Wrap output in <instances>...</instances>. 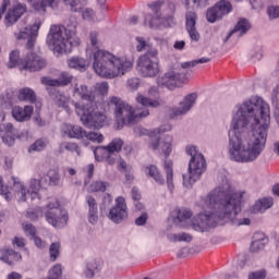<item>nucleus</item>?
I'll return each instance as SVG.
<instances>
[{
	"label": "nucleus",
	"instance_id": "f257e3e1",
	"mask_svg": "<svg viewBox=\"0 0 279 279\" xmlns=\"http://www.w3.org/2000/svg\"><path fill=\"white\" fill-rule=\"evenodd\" d=\"M271 118L269 105L260 97H252L236 106L229 131L228 154L233 162H256L267 145Z\"/></svg>",
	"mask_w": 279,
	"mask_h": 279
},
{
	"label": "nucleus",
	"instance_id": "f03ea898",
	"mask_svg": "<svg viewBox=\"0 0 279 279\" xmlns=\"http://www.w3.org/2000/svg\"><path fill=\"white\" fill-rule=\"evenodd\" d=\"M245 192H239L226 183L201 198L198 206L203 213L191 220L193 213L190 209H179L177 221L181 228H189V223L196 232H207L210 228L223 226L231 221L233 226H250V218H238Z\"/></svg>",
	"mask_w": 279,
	"mask_h": 279
},
{
	"label": "nucleus",
	"instance_id": "7ed1b4c3",
	"mask_svg": "<svg viewBox=\"0 0 279 279\" xmlns=\"http://www.w3.org/2000/svg\"><path fill=\"white\" fill-rule=\"evenodd\" d=\"M97 32L90 33V47L86 53H90L93 60V70L96 75L105 80H116L123 77L134 69V59L128 57H117L110 51L99 48Z\"/></svg>",
	"mask_w": 279,
	"mask_h": 279
},
{
	"label": "nucleus",
	"instance_id": "20e7f679",
	"mask_svg": "<svg viewBox=\"0 0 279 279\" xmlns=\"http://www.w3.org/2000/svg\"><path fill=\"white\" fill-rule=\"evenodd\" d=\"M135 101L143 106L142 109H134L130 104L123 101L121 98L117 96H112L109 98L108 106L114 107L116 120L120 128L123 125H134L141 119H145V117H149V109L147 108H158L162 104V100L159 98L151 99L145 97L143 94H137Z\"/></svg>",
	"mask_w": 279,
	"mask_h": 279
},
{
	"label": "nucleus",
	"instance_id": "39448f33",
	"mask_svg": "<svg viewBox=\"0 0 279 279\" xmlns=\"http://www.w3.org/2000/svg\"><path fill=\"white\" fill-rule=\"evenodd\" d=\"M73 94L74 97L81 99L74 106L75 112L80 117L83 125L85 128H104L108 117L97 109L93 90L88 89V86L84 84H76Z\"/></svg>",
	"mask_w": 279,
	"mask_h": 279
},
{
	"label": "nucleus",
	"instance_id": "423d86ee",
	"mask_svg": "<svg viewBox=\"0 0 279 279\" xmlns=\"http://www.w3.org/2000/svg\"><path fill=\"white\" fill-rule=\"evenodd\" d=\"M47 44L56 53H71L73 47L80 45V38L73 37V33L62 25H51Z\"/></svg>",
	"mask_w": 279,
	"mask_h": 279
},
{
	"label": "nucleus",
	"instance_id": "0eeeda50",
	"mask_svg": "<svg viewBox=\"0 0 279 279\" xmlns=\"http://www.w3.org/2000/svg\"><path fill=\"white\" fill-rule=\"evenodd\" d=\"M185 151L191 159L187 173L183 174V186L191 189L195 182L202 180V174L206 171V159L202 153L197 151L196 146H187Z\"/></svg>",
	"mask_w": 279,
	"mask_h": 279
},
{
	"label": "nucleus",
	"instance_id": "6e6552de",
	"mask_svg": "<svg viewBox=\"0 0 279 279\" xmlns=\"http://www.w3.org/2000/svg\"><path fill=\"white\" fill-rule=\"evenodd\" d=\"M7 66L8 69L17 68L20 71L36 73V71H43V69L47 66V60L34 52H28L24 59H21V52L19 50H13L9 54Z\"/></svg>",
	"mask_w": 279,
	"mask_h": 279
},
{
	"label": "nucleus",
	"instance_id": "1a4fd4ad",
	"mask_svg": "<svg viewBox=\"0 0 279 279\" xmlns=\"http://www.w3.org/2000/svg\"><path fill=\"white\" fill-rule=\"evenodd\" d=\"M148 8L151 10V14H146L145 16V25H148L150 29H160V27H173L175 25V21L173 20V15H166L162 13L165 10V1L157 0L148 4Z\"/></svg>",
	"mask_w": 279,
	"mask_h": 279
},
{
	"label": "nucleus",
	"instance_id": "9d476101",
	"mask_svg": "<svg viewBox=\"0 0 279 279\" xmlns=\"http://www.w3.org/2000/svg\"><path fill=\"white\" fill-rule=\"evenodd\" d=\"M136 70L142 77H156L160 73L158 63V50L149 48L145 54L137 59Z\"/></svg>",
	"mask_w": 279,
	"mask_h": 279
},
{
	"label": "nucleus",
	"instance_id": "9b49d317",
	"mask_svg": "<svg viewBox=\"0 0 279 279\" xmlns=\"http://www.w3.org/2000/svg\"><path fill=\"white\" fill-rule=\"evenodd\" d=\"M13 182V195L17 202H27V196H31V199H40V180L32 179L29 182V187H25V183L21 182V179L12 177Z\"/></svg>",
	"mask_w": 279,
	"mask_h": 279
},
{
	"label": "nucleus",
	"instance_id": "f8f14e48",
	"mask_svg": "<svg viewBox=\"0 0 279 279\" xmlns=\"http://www.w3.org/2000/svg\"><path fill=\"white\" fill-rule=\"evenodd\" d=\"M46 220L53 228H64L65 223L69 221V215L62 210L60 203L54 199L47 205Z\"/></svg>",
	"mask_w": 279,
	"mask_h": 279
},
{
	"label": "nucleus",
	"instance_id": "ddd939ff",
	"mask_svg": "<svg viewBox=\"0 0 279 279\" xmlns=\"http://www.w3.org/2000/svg\"><path fill=\"white\" fill-rule=\"evenodd\" d=\"M187 80H189V76H186L184 72L182 73L168 72L157 78V84L162 88H168V90H173V88H178L182 86V84H185Z\"/></svg>",
	"mask_w": 279,
	"mask_h": 279
},
{
	"label": "nucleus",
	"instance_id": "4468645a",
	"mask_svg": "<svg viewBox=\"0 0 279 279\" xmlns=\"http://www.w3.org/2000/svg\"><path fill=\"white\" fill-rule=\"evenodd\" d=\"M43 25L40 19H36L33 25L26 26L24 29L14 33V36L17 40H27L26 47L32 49L36 45V37L38 36V31Z\"/></svg>",
	"mask_w": 279,
	"mask_h": 279
},
{
	"label": "nucleus",
	"instance_id": "2eb2a0df",
	"mask_svg": "<svg viewBox=\"0 0 279 279\" xmlns=\"http://www.w3.org/2000/svg\"><path fill=\"white\" fill-rule=\"evenodd\" d=\"M232 12V3L228 0H220L215 7L207 10L206 17L208 23H216L222 16H228Z\"/></svg>",
	"mask_w": 279,
	"mask_h": 279
},
{
	"label": "nucleus",
	"instance_id": "dca6fc26",
	"mask_svg": "<svg viewBox=\"0 0 279 279\" xmlns=\"http://www.w3.org/2000/svg\"><path fill=\"white\" fill-rule=\"evenodd\" d=\"M108 218L113 221V223H121L128 218V203L123 196H118L116 198V205L110 209Z\"/></svg>",
	"mask_w": 279,
	"mask_h": 279
},
{
	"label": "nucleus",
	"instance_id": "f3484780",
	"mask_svg": "<svg viewBox=\"0 0 279 279\" xmlns=\"http://www.w3.org/2000/svg\"><path fill=\"white\" fill-rule=\"evenodd\" d=\"M25 12H27V5L19 1H14L4 16V24L7 25V27H10L14 25V23H17L19 19H21V16L25 14Z\"/></svg>",
	"mask_w": 279,
	"mask_h": 279
},
{
	"label": "nucleus",
	"instance_id": "a211bd4d",
	"mask_svg": "<svg viewBox=\"0 0 279 279\" xmlns=\"http://www.w3.org/2000/svg\"><path fill=\"white\" fill-rule=\"evenodd\" d=\"M61 134L68 138L84 141V136H86V130H83V128L80 125L65 123L61 125Z\"/></svg>",
	"mask_w": 279,
	"mask_h": 279
},
{
	"label": "nucleus",
	"instance_id": "6ab92c4d",
	"mask_svg": "<svg viewBox=\"0 0 279 279\" xmlns=\"http://www.w3.org/2000/svg\"><path fill=\"white\" fill-rule=\"evenodd\" d=\"M197 101V94H189L185 96L184 100L179 104V107L172 109L173 117H180L186 114L191 108L195 106Z\"/></svg>",
	"mask_w": 279,
	"mask_h": 279
},
{
	"label": "nucleus",
	"instance_id": "aec40b11",
	"mask_svg": "<svg viewBox=\"0 0 279 279\" xmlns=\"http://www.w3.org/2000/svg\"><path fill=\"white\" fill-rule=\"evenodd\" d=\"M171 143H173V137L171 135H167L163 140H155L151 142L150 147L154 151H161L162 155L166 156V158H169L172 148Z\"/></svg>",
	"mask_w": 279,
	"mask_h": 279
},
{
	"label": "nucleus",
	"instance_id": "412c9836",
	"mask_svg": "<svg viewBox=\"0 0 279 279\" xmlns=\"http://www.w3.org/2000/svg\"><path fill=\"white\" fill-rule=\"evenodd\" d=\"M186 32L193 43H199V32H197V28L195 25L197 24V14L195 12H187L186 13Z\"/></svg>",
	"mask_w": 279,
	"mask_h": 279
},
{
	"label": "nucleus",
	"instance_id": "4be33fe9",
	"mask_svg": "<svg viewBox=\"0 0 279 279\" xmlns=\"http://www.w3.org/2000/svg\"><path fill=\"white\" fill-rule=\"evenodd\" d=\"M73 82V75L68 72H62L59 78H51L49 76L41 77V84L45 86H69Z\"/></svg>",
	"mask_w": 279,
	"mask_h": 279
},
{
	"label": "nucleus",
	"instance_id": "5701e85b",
	"mask_svg": "<svg viewBox=\"0 0 279 279\" xmlns=\"http://www.w3.org/2000/svg\"><path fill=\"white\" fill-rule=\"evenodd\" d=\"M32 114H34V107L26 105L24 107L15 106L12 109V117L15 121L20 123H25V121H29L32 119Z\"/></svg>",
	"mask_w": 279,
	"mask_h": 279
},
{
	"label": "nucleus",
	"instance_id": "b1692460",
	"mask_svg": "<svg viewBox=\"0 0 279 279\" xmlns=\"http://www.w3.org/2000/svg\"><path fill=\"white\" fill-rule=\"evenodd\" d=\"M86 203L88 205L87 219L92 226H97L99 221V209L97 207V201L93 196H86Z\"/></svg>",
	"mask_w": 279,
	"mask_h": 279
},
{
	"label": "nucleus",
	"instance_id": "393cba45",
	"mask_svg": "<svg viewBox=\"0 0 279 279\" xmlns=\"http://www.w3.org/2000/svg\"><path fill=\"white\" fill-rule=\"evenodd\" d=\"M4 134L2 135V141L5 145L9 147H12L14 145L16 138H21V135H19V131L14 129V125L12 123H7L4 126Z\"/></svg>",
	"mask_w": 279,
	"mask_h": 279
},
{
	"label": "nucleus",
	"instance_id": "a878e982",
	"mask_svg": "<svg viewBox=\"0 0 279 279\" xmlns=\"http://www.w3.org/2000/svg\"><path fill=\"white\" fill-rule=\"evenodd\" d=\"M251 28L252 24H250V21H247L246 19H240L234 29L229 33L228 38L232 36L241 37L244 34H247Z\"/></svg>",
	"mask_w": 279,
	"mask_h": 279
},
{
	"label": "nucleus",
	"instance_id": "bb28decb",
	"mask_svg": "<svg viewBox=\"0 0 279 279\" xmlns=\"http://www.w3.org/2000/svg\"><path fill=\"white\" fill-rule=\"evenodd\" d=\"M1 254L0 259L7 263V265H14L23 258L21 254L16 253L14 250L4 248L1 251Z\"/></svg>",
	"mask_w": 279,
	"mask_h": 279
},
{
	"label": "nucleus",
	"instance_id": "cd10ccee",
	"mask_svg": "<svg viewBox=\"0 0 279 279\" xmlns=\"http://www.w3.org/2000/svg\"><path fill=\"white\" fill-rule=\"evenodd\" d=\"M274 206V198L271 197H263L259 198L252 207V213H265V210H269Z\"/></svg>",
	"mask_w": 279,
	"mask_h": 279
},
{
	"label": "nucleus",
	"instance_id": "c85d7f7f",
	"mask_svg": "<svg viewBox=\"0 0 279 279\" xmlns=\"http://www.w3.org/2000/svg\"><path fill=\"white\" fill-rule=\"evenodd\" d=\"M28 2H32V8L39 12L40 14H45L47 12V8H53V3H56V0H27Z\"/></svg>",
	"mask_w": 279,
	"mask_h": 279
},
{
	"label": "nucleus",
	"instance_id": "c756f323",
	"mask_svg": "<svg viewBox=\"0 0 279 279\" xmlns=\"http://www.w3.org/2000/svg\"><path fill=\"white\" fill-rule=\"evenodd\" d=\"M17 99L20 101H28L29 104H34V101H36V93L29 87L21 88L17 93Z\"/></svg>",
	"mask_w": 279,
	"mask_h": 279
},
{
	"label": "nucleus",
	"instance_id": "7c9ffc66",
	"mask_svg": "<svg viewBox=\"0 0 279 279\" xmlns=\"http://www.w3.org/2000/svg\"><path fill=\"white\" fill-rule=\"evenodd\" d=\"M54 104L58 106V108H63L68 114H71V108L69 107V104H71V97L57 93L54 97Z\"/></svg>",
	"mask_w": 279,
	"mask_h": 279
},
{
	"label": "nucleus",
	"instance_id": "2f4dec72",
	"mask_svg": "<svg viewBox=\"0 0 279 279\" xmlns=\"http://www.w3.org/2000/svg\"><path fill=\"white\" fill-rule=\"evenodd\" d=\"M144 171L146 175H149L150 178H153V180H155L157 184H165V178H162V174H160L158 167L154 165L147 166Z\"/></svg>",
	"mask_w": 279,
	"mask_h": 279
},
{
	"label": "nucleus",
	"instance_id": "473e14b6",
	"mask_svg": "<svg viewBox=\"0 0 279 279\" xmlns=\"http://www.w3.org/2000/svg\"><path fill=\"white\" fill-rule=\"evenodd\" d=\"M68 66L70 69H76L77 71H84L88 66V61L84 58L73 57L68 60Z\"/></svg>",
	"mask_w": 279,
	"mask_h": 279
},
{
	"label": "nucleus",
	"instance_id": "72a5a7b5",
	"mask_svg": "<svg viewBox=\"0 0 279 279\" xmlns=\"http://www.w3.org/2000/svg\"><path fill=\"white\" fill-rule=\"evenodd\" d=\"M163 169L167 175V185L169 191H173V161L166 160L163 163Z\"/></svg>",
	"mask_w": 279,
	"mask_h": 279
},
{
	"label": "nucleus",
	"instance_id": "f704fd0d",
	"mask_svg": "<svg viewBox=\"0 0 279 279\" xmlns=\"http://www.w3.org/2000/svg\"><path fill=\"white\" fill-rule=\"evenodd\" d=\"M168 240L171 241V243H178V242H185L191 243L193 241V236L189 233H171L168 234Z\"/></svg>",
	"mask_w": 279,
	"mask_h": 279
},
{
	"label": "nucleus",
	"instance_id": "c9c22d12",
	"mask_svg": "<svg viewBox=\"0 0 279 279\" xmlns=\"http://www.w3.org/2000/svg\"><path fill=\"white\" fill-rule=\"evenodd\" d=\"M94 156L97 162H104L111 154L107 146H98L94 149Z\"/></svg>",
	"mask_w": 279,
	"mask_h": 279
},
{
	"label": "nucleus",
	"instance_id": "e433bc0d",
	"mask_svg": "<svg viewBox=\"0 0 279 279\" xmlns=\"http://www.w3.org/2000/svg\"><path fill=\"white\" fill-rule=\"evenodd\" d=\"M110 184L105 181H94L89 187L88 191L89 193H106V189H108Z\"/></svg>",
	"mask_w": 279,
	"mask_h": 279
},
{
	"label": "nucleus",
	"instance_id": "4c0bfd02",
	"mask_svg": "<svg viewBox=\"0 0 279 279\" xmlns=\"http://www.w3.org/2000/svg\"><path fill=\"white\" fill-rule=\"evenodd\" d=\"M109 154H117L119 153L123 147V140L121 138H113L109 145L106 146Z\"/></svg>",
	"mask_w": 279,
	"mask_h": 279
},
{
	"label": "nucleus",
	"instance_id": "58836bf2",
	"mask_svg": "<svg viewBox=\"0 0 279 279\" xmlns=\"http://www.w3.org/2000/svg\"><path fill=\"white\" fill-rule=\"evenodd\" d=\"M262 235V238L259 240H256V236ZM254 241L251 244V252H258V250H263V247H265V243H267V240L265 238H263V234L260 233H256L254 235Z\"/></svg>",
	"mask_w": 279,
	"mask_h": 279
},
{
	"label": "nucleus",
	"instance_id": "ea45409f",
	"mask_svg": "<svg viewBox=\"0 0 279 279\" xmlns=\"http://www.w3.org/2000/svg\"><path fill=\"white\" fill-rule=\"evenodd\" d=\"M209 60H210V58L203 57L201 59H196L193 61L183 62V63H181V66H182V69H191L193 66H197V64H206Z\"/></svg>",
	"mask_w": 279,
	"mask_h": 279
},
{
	"label": "nucleus",
	"instance_id": "a19ab883",
	"mask_svg": "<svg viewBox=\"0 0 279 279\" xmlns=\"http://www.w3.org/2000/svg\"><path fill=\"white\" fill-rule=\"evenodd\" d=\"M84 138H86L87 141H92V143H104V135L97 132L87 133L85 131Z\"/></svg>",
	"mask_w": 279,
	"mask_h": 279
},
{
	"label": "nucleus",
	"instance_id": "79ce46f5",
	"mask_svg": "<svg viewBox=\"0 0 279 279\" xmlns=\"http://www.w3.org/2000/svg\"><path fill=\"white\" fill-rule=\"evenodd\" d=\"M70 7L72 12H82L86 8V0H71Z\"/></svg>",
	"mask_w": 279,
	"mask_h": 279
},
{
	"label": "nucleus",
	"instance_id": "37998d69",
	"mask_svg": "<svg viewBox=\"0 0 279 279\" xmlns=\"http://www.w3.org/2000/svg\"><path fill=\"white\" fill-rule=\"evenodd\" d=\"M0 195L4 196V199L7 202H10V199H12V192L10 191V187L3 184L2 177H0Z\"/></svg>",
	"mask_w": 279,
	"mask_h": 279
},
{
	"label": "nucleus",
	"instance_id": "c03bdc74",
	"mask_svg": "<svg viewBox=\"0 0 279 279\" xmlns=\"http://www.w3.org/2000/svg\"><path fill=\"white\" fill-rule=\"evenodd\" d=\"M48 175H49L50 184L52 186H60V184H62V181L60 179V173H58V171L50 170L48 172Z\"/></svg>",
	"mask_w": 279,
	"mask_h": 279
},
{
	"label": "nucleus",
	"instance_id": "a18cd8bd",
	"mask_svg": "<svg viewBox=\"0 0 279 279\" xmlns=\"http://www.w3.org/2000/svg\"><path fill=\"white\" fill-rule=\"evenodd\" d=\"M171 130H173L171 124H163L159 129L151 131L150 137L154 138V136H159V134H165V132H171Z\"/></svg>",
	"mask_w": 279,
	"mask_h": 279
},
{
	"label": "nucleus",
	"instance_id": "49530a36",
	"mask_svg": "<svg viewBox=\"0 0 279 279\" xmlns=\"http://www.w3.org/2000/svg\"><path fill=\"white\" fill-rule=\"evenodd\" d=\"M62 147H64L66 149V151H71L72 154H73V151H75V154H77V156H82V150L80 149V146H77V144H75L73 142L63 143Z\"/></svg>",
	"mask_w": 279,
	"mask_h": 279
},
{
	"label": "nucleus",
	"instance_id": "de8ad7c7",
	"mask_svg": "<svg viewBox=\"0 0 279 279\" xmlns=\"http://www.w3.org/2000/svg\"><path fill=\"white\" fill-rule=\"evenodd\" d=\"M50 260L54 262L60 256V243H52L49 248Z\"/></svg>",
	"mask_w": 279,
	"mask_h": 279
},
{
	"label": "nucleus",
	"instance_id": "09e8293b",
	"mask_svg": "<svg viewBox=\"0 0 279 279\" xmlns=\"http://www.w3.org/2000/svg\"><path fill=\"white\" fill-rule=\"evenodd\" d=\"M47 147V142L44 140H37L33 145H31L28 151H43Z\"/></svg>",
	"mask_w": 279,
	"mask_h": 279
},
{
	"label": "nucleus",
	"instance_id": "8fccbe9b",
	"mask_svg": "<svg viewBox=\"0 0 279 279\" xmlns=\"http://www.w3.org/2000/svg\"><path fill=\"white\" fill-rule=\"evenodd\" d=\"M126 86L132 92L138 90V86H141V80L138 77L129 78Z\"/></svg>",
	"mask_w": 279,
	"mask_h": 279
},
{
	"label": "nucleus",
	"instance_id": "3c124183",
	"mask_svg": "<svg viewBox=\"0 0 279 279\" xmlns=\"http://www.w3.org/2000/svg\"><path fill=\"white\" fill-rule=\"evenodd\" d=\"M136 50L137 51H145V49H149V45L147 44V41H145L144 37H136Z\"/></svg>",
	"mask_w": 279,
	"mask_h": 279
},
{
	"label": "nucleus",
	"instance_id": "603ef678",
	"mask_svg": "<svg viewBox=\"0 0 279 279\" xmlns=\"http://www.w3.org/2000/svg\"><path fill=\"white\" fill-rule=\"evenodd\" d=\"M23 230L26 236H32V239L36 236V227H34L32 223H24Z\"/></svg>",
	"mask_w": 279,
	"mask_h": 279
},
{
	"label": "nucleus",
	"instance_id": "864d4df0",
	"mask_svg": "<svg viewBox=\"0 0 279 279\" xmlns=\"http://www.w3.org/2000/svg\"><path fill=\"white\" fill-rule=\"evenodd\" d=\"M267 14L270 20L279 19V7L278 5H270L267 8Z\"/></svg>",
	"mask_w": 279,
	"mask_h": 279
},
{
	"label": "nucleus",
	"instance_id": "5fc2aeb1",
	"mask_svg": "<svg viewBox=\"0 0 279 279\" xmlns=\"http://www.w3.org/2000/svg\"><path fill=\"white\" fill-rule=\"evenodd\" d=\"M110 86L108 85V82H101L97 83L95 86V89L100 93V95H107Z\"/></svg>",
	"mask_w": 279,
	"mask_h": 279
},
{
	"label": "nucleus",
	"instance_id": "6e6d98bb",
	"mask_svg": "<svg viewBox=\"0 0 279 279\" xmlns=\"http://www.w3.org/2000/svg\"><path fill=\"white\" fill-rule=\"evenodd\" d=\"M208 0H185V5L187 8H199V5H205Z\"/></svg>",
	"mask_w": 279,
	"mask_h": 279
},
{
	"label": "nucleus",
	"instance_id": "4d7b16f0",
	"mask_svg": "<svg viewBox=\"0 0 279 279\" xmlns=\"http://www.w3.org/2000/svg\"><path fill=\"white\" fill-rule=\"evenodd\" d=\"M84 173H86L88 180H92L93 175H95V165L89 163L83 168Z\"/></svg>",
	"mask_w": 279,
	"mask_h": 279
},
{
	"label": "nucleus",
	"instance_id": "13d9d810",
	"mask_svg": "<svg viewBox=\"0 0 279 279\" xmlns=\"http://www.w3.org/2000/svg\"><path fill=\"white\" fill-rule=\"evenodd\" d=\"M118 169L122 173H128V171H130V166H128V162H125V160H123V158H120L118 160Z\"/></svg>",
	"mask_w": 279,
	"mask_h": 279
},
{
	"label": "nucleus",
	"instance_id": "bf43d9fd",
	"mask_svg": "<svg viewBox=\"0 0 279 279\" xmlns=\"http://www.w3.org/2000/svg\"><path fill=\"white\" fill-rule=\"evenodd\" d=\"M265 278H267V272L265 270H258V271L252 272L248 276V279H265Z\"/></svg>",
	"mask_w": 279,
	"mask_h": 279
},
{
	"label": "nucleus",
	"instance_id": "052dcab7",
	"mask_svg": "<svg viewBox=\"0 0 279 279\" xmlns=\"http://www.w3.org/2000/svg\"><path fill=\"white\" fill-rule=\"evenodd\" d=\"M82 16L85 21H93V19H95V11H93V9H85Z\"/></svg>",
	"mask_w": 279,
	"mask_h": 279
},
{
	"label": "nucleus",
	"instance_id": "680f3d73",
	"mask_svg": "<svg viewBox=\"0 0 279 279\" xmlns=\"http://www.w3.org/2000/svg\"><path fill=\"white\" fill-rule=\"evenodd\" d=\"M1 104L3 106H12V104H14V98H12V93H7L5 96L2 97Z\"/></svg>",
	"mask_w": 279,
	"mask_h": 279
},
{
	"label": "nucleus",
	"instance_id": "e2e57ef3",
	"mask_svg": "<svg viewBox=\"0 0 279 279\" xmlns=\"http://www.w3.org/2000/svg\"><path fill=\"white\" fill-rule=\"evenodd\" d=\"M147 219H148L147 213L144 211L140 217L135 219V225L145 226V223H147Z\"/></svg>",
	"mask_w": 279,
	"mask_h": 279
},
{
	"label": "nucleus",
	"instance_id": "0e129e2a",
	"mask_svg": "<svg viewBox=\"0 0 279 279\" xmlns=\"http://www.w3.org/2000/svg\"><path fill=\"white\" fill-rule=\"evenodd\" d=\"M33 240L36 247H38L39 250H45V247H47V242L43 241L39 236L34 235Z\"/></svg>",
	"mask_w": 279,
	"mask_h": 279
},
{
	"label": "nucleus",
	"instance_id": "69168bd1",
	"mask_svg": "<svg viewBox=\"0 0 279 279\" xmlns=\"http://www.w3.org/2000/svg\"><path fill=\"white\" fill-rule=\"evenodd\" d=\"M11 5V1L10 0H3L1 8H0V21L3 16V14H5V11L8 10V8H10Z\"/></svg>",
	"mask_w": 279,
	"mask_h": 279
},
{
	"label": "nucleus",
	"instance_id": "338daca9",
	"mask_svg": "<svg viewBox=\"0 0 279 279\" xmlns=\"http://www.w3.org/2000/svg\"><path fill=\"white\" fill-rule=\"evenodd\" d=\"M131 195H132V199H134V202L141 201V191H138V187H133L131 191Z\"/></svg>",
	"mask_w": 279,
	"mask_h": 279
},
{
	"label": "nucleus",
	"instance_id": "774afa93",
	"mask_svg": "<svg viewBox=\"0 0 279 279\" xmlns=\"http://www.w3.org/2000/svg\"><path fill=\"white\" fill-rule=\"evenodd\" d=\"M13 245H16L17 247H25V240L23 238L15 236Z\"/></svg>",
	"mask_w": 279,
	"mask_h": 279
}]
</instances>
